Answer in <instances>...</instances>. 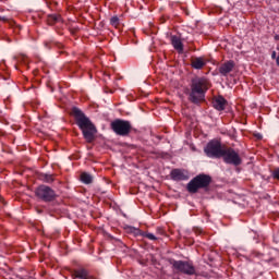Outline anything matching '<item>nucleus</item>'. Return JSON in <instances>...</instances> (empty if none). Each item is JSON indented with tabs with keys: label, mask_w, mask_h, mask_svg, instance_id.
I'll return each instance as SVG.
<instances>
[{
	"label": "nucleus",
	"mask_w": 279,
	"mask_h": 279,
	"mask_svg": "<svg viewBox=\"0 0 279 279\" xmlns=\"http://www.w3.org/2000/svg\"><path fill=\"white\" fill-rule=\"evenodd\" d=\"M72 114L76 121V125L82 130L84 138L87 141V143H93L95 141V134H97V128H95V124L84 114L80 108L74 107L72 109Z\"/></svg>",
	"instance_id": "nucleus-1"
},
{
	"label": "nucleus",
	"mask_w": 279,
	"mask_h": 279,
	"mask_svg": "<svg viewBox=\"0 0 279 279\" xmlns=\"http://www.w3.org/2000/svg\"><path fill=\"white\" fill-rule=\"evenodd\" d=\"M206 90H208V80L204 77L194 78L191 86L190 101H192V104L204 101Z\"/></svg>",
	"instance_id": "nucleus-2"
},
{
	"label": "nucleus",
	"mask_w": 279,
	"mask_h": 279,
	"mask_svg": "<svg viewBox=\"0 0 279 279\" xmlns=\"http://www.w3.org/2000/svg\"><path fill=\"white\" fill-rule=\"evenodd\" d=\"M211 178L208 174H198L187 183L189 193H197L199 189H206L211 182Z\"/></svg>",
	"instance_id": "nucleus-3"
},
{
	"label": "nucleus",
	"mask_w": 279,
	"mask_h": 279,
	"mask_svg": "<svg viewBox=\"0 0 279 279\" xmlns=\"http://www.w3.org/2000/svg\"><path fill=\"white\" fill-rule=\"evenodd\" d=\"M111 130L118 136H128V134L132 132V124L130 123V121L117 119L111 122Z\"/></svg>",
	"instance_id": "nucleus-4"
},
{
	"label": "nucleus",
	"mask_w": 279,
	"mask_h": 279,
	"mask_svg": "<svg viewBox=\"0 0 279 279\" xmlns=\"http://www.w3.org/2000/svg\"><path fill=\"white\" fill-rule=\"evenodd\" d=\"M225 149L221 147V142L214 140L206 145L204 151L208 158H221Z\"/></svg>",
	"instance_id": "nucleus-5"
},
{
	"label": "nucleus",
	"mask_w": 279,
	"mask_h": 279,
	"mask_svg": "<svg viewBox=\"0 0 279 279\" xmlns=\"http://www.w3.org/2000/svg\"><path fill=\"white\" fill-rule=\"evenodd\" d=\"M35 195L39 199H43V202H53V199H56V192L47 185L38 186L35 191Z\"/></svg>",
	"instance_id": "nucleus-6"
},
{
	"label": "nucleus",
	"mask_w": 279,
	"mask_h": 279,
	"mask_svg": "<svg viewBox=\"0 0 279 279\" xmlns=\"http://www.w3.org/2000/svg\"><path fill=\"white\" fill-rule=\"evenodd\" d=\"M221 158H223V161L227 165H234L235 167L241 165V157L239 156V153L234 151L232 148H225Z\"/></svg>",
	"instance_id": "nucleus-7"
},
{
	"label": "nucleus",
	"mask_w": 279,
	"mask_h": 279,
	"mask_svg": "<svg viewBox=\"0 0 279 279\" xmlns=\"http://www.w3.org/2000/svg\"><path fill=\"white\" fill-rule=\"evenodd\" d=\"M172 267L186 276L195 275V267L189 262L175 260L173 262Z\"/></svg>",
	"instance_id": "nucleus-8"
},
{
	"label": "nucleus",
	"mask_w": 279,
	"mask_h": 279,
	"mask_svg": "<svg viewBox=\"0 0 279 279\" xmlns=\"http://www.w3.org/2000/svg\"><path fill=\"white\" fill-rule=\"evenodd\" d=\"M171 179L175 182L189 180V172L186 170L173 169L170 173Z\"/></svg>",
	"instance_id": "nucleus-9"
},
{
	"label": "nucleus",
	"mask_w": 279,
	"mask_h": 279,
	"mask_svg": "<svg viewBox=\"0 0 279 279\" xmlns=\"http://www.w3.org/2000/svg\"><path fill=\"white\" fill-rule=\"evenodd\" d=\"M233 70H234V61L230 60L220 65L219 73L220 75H223L226 77L229 73H232Z\"/></svg>",
	"instance_id": "nucleus-10"
},
{
	"label": "nucleus",
	"mask_w": 279,
	"mask_h": 279,
	"mask_svg": "<svg viewBox=\"0 0 279 279\" xmlns=\"http://www.w3.org/2000/svg\"><path fill=\"white\" fill-rule=\"evenodd\" d=\"M226 104H228V101L222 96H218L213 100L214 108L219 111L226 110Z\"/></svg>",
	"instance_id": "nucleus-11"
},
{
	"label": "nucleus",
	"mask_w": 279,
	"mask_h": 279,
	"mask_svg": "<svg viewBox=\"0 0 279 279\" xmlns=\"http://www.w3.org/2000/svg\"><path fill=\"white\" fill-rule=\"evenodd\" d=\"M172 47L179 52L182 53L184 51V45L182 44V39L178 36H171L170 38Z\"/></svg>",
	"instance_id": "nucleus-12"
},
{
	"label": "nucleus",
	"mask_w": 279,
	"mask_h": 279,
	"mask_svg": "<svg viewBox=\"0 0 279 279\" xmlns=\"http://www.w3.org/2000/svg\"><path fill=\"white\" fill-rule=\"evenodd\" d=\"M72 278L73 279H90V275H88V270L84 268H80L73 271Z\"/></svg>",
	"instance_id": "nucleus-13"
},
{
	"label": "nucleus",
	"mask_w": 279,
	"mask_h": 279,
	"mask_svg": "<svg viewBox=\"0 0 279 279\" xmlns=\"http://www.w3.org/2000/svg\"><path fill=\"white\" fill-rule=\"evenodd\" d=\"M206 64V59L204 57H196L192 59L191 66L192 69H196L197 71L202 70V68Z\"/></svg>",
	"instance_id": "nucleus-14"
},
{
	"label": "nucleus",
	"mask_w": 279,
	"mask_h": 279,
	"mask_svg": "<svg viewBox=\"0 0 279 279\" xmlns=\"http://www.w3.org/2000/svg\"><path fill=\"white\" fill-rule=\"evenodd\" d=\"M81 181L83 182V184H92L93 175H90L89 173L83 172L81 174Z\"/></svg>",
	"instance_id": "nucleus-15"
},
{
	"label": "nucleus",
	"mask_w": 279,
	"mask_h": 279,
	"mask_svg": "<svg viewBox=\"0 0 279 279\" xmlns=\"http://www.w3.org/2000/svg\"><path fill=\"white\" fill-rule=\"evenodd\" d=\"M40 180L44 182H47L48 184H51L53 182V175L52 174H41Z\"/></svg>",
	"instance_id": "nucleus-16"
},
{
	"label": "nucleus",
	"mask_w": 279,
	"mask_h": 279,
	"mask_svg": "<svg viewBox=\"0 0 279 279\" xmlns=\"http://www.w3.org/2000/svg\"><path fill=\"white\" fill-rule=\"evenodd\" d=\"M110 24L112 25V27H117L118 25H120V20L118 16H112L110 19Z\"/></svg>",
	"instance_id": "nucleus-17"
},
{
	"label": "nucleus",
	"mask_w": 279,
	"mask_h": 279,
	"mask_svg": "<svg viewBox=\"0 0 279 279\" xmlns=\"http://www.w3.org/2000/svg\"><path fill=\"white\" fill-rule=\"evenodd\" d=\"M272 178H274L275 180H279V168H277V169H275V170L272 171Z\"/></svg>",
	"instance_id": "nucleus-18"
},
{
	"label": "nucleus",
	"mask_w": 279,
	"mask_h": 279,
	"mask_svg": "<svg viewBox=\"0 0 279 279\" xmlns=\"http://www.w3.org/2000/svg\"><path fill=\"white\" fill-rule=\"evenodd\" d=\"M146 239H149V241H156V235H154V233H146L145 234Z\"/></svg>",
	"instance_id": "nucleus-19"
},
{
	"label": "nucleus",
	"mask_w": 279,
	"mask_h": 279,
	"mask_svg": "<svg viewBox=\"0 0 279 279\" xmlns=\"http://www.w3.org/2000/svg\"><path fill=\"white\" fill-rule=\"evenodd\" d=\"M271 59H272V60H277V59H278L276 51H272V52H271Z\"/></svg>",
	"instance_id": "nucleus-20"
},
{
	"label": "nucleus",
	"mask_w": 279,
	"mask_h": 279,
	"mask_svg": "<svg viewBox=\"0 0 279 279\" xmlns=\"http://www.w3.org/2000/svg\"><path fill=\"white\" fill-rule=\"evenodd\" d=\"M279 39V37L278 36H276V40H278Z\"/></svg>",
	"instance_id": "nucleus-21"
}]
</instances>
